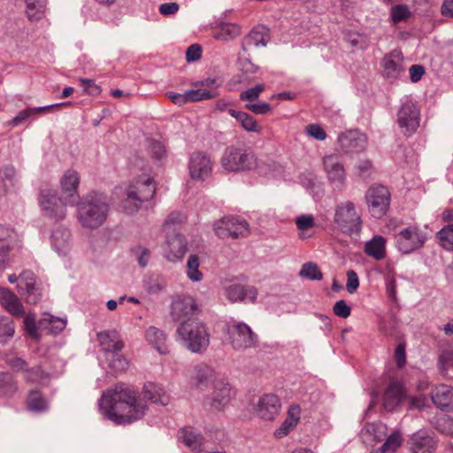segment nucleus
<instances>
[{"label": "nucleus", "mask_w": 453, "mask_h": 453, "mask_svg": "<svg viewBox=\"0 0 453 453\" xmlns=\"http://www.w3.org/2000/svg\"><path fill=\"white\" fill-rule=\"evenodd\" d=\"M228 112L240 122L242 128L246 131L259 133L262 130V126L258 124L253 116L247 112L238 111L233 109H229Z\"/></svg>", "instance_id": "obj_34"}, {"label": "nucleus", "mask_w": 453, "mask_h": 453, "mask_svg": "<svg viewBox=\"0 0 453 453\" xmlns=\"http://www.w3.org/2000/svg\"><path fill=\"white\" fill-rule=\"evenodd\" d=\"M19 242L16 230L6 225H0V271H3L9 262V253Z\"/></svg>", "instance_id": "obj_17"}, {"label": "nucleus", "mask_w": 453, "mask_h": 453, "mask_svg": "<svg viewBox=\"0 0 453 453\" xmlns=\"http://www.w3.org/2000/svg\"><path fill=\"white\" fill-rule=\"evenodd\" d=\"M231 398V388L228 383L223 380H217L213 385V391L208 399L211 409L221 411L229 403Z\"/></svg>", "instance_id": "obj_21"}, {"label": "nucleus", "mask_w": 453, "mask_h": 453, "mask_svg": "<svg viewBox=\"0 0 453 453\" xmlns=\"http://www.w3.org/2000/svg\"><path fill=\"white\" fill-rule=\"evenodd\" d=\"M71 234L68 229L58 227L52 232V245L58 253H65L68 248Z\"/></svg>", "instance_id": "obj_37"}, {"label": "nucleus", "mask_w": 453, "mask_h": 453, "mask_svg": "<svg viewBox=\"0 0 453 453\" xmlns=\"http://www.w3.org/2000/svg\"><path fill=\"white\" fill-rule=\"evenodd\" d=\"M179 440L192 450L203 449V437L192 426H185L179 431Z\"/></svg>", "instance_id": "obj_28"}, {"label": "nucleus", "mask_w": 453, "mask_h": 453, "mask_svg": "<svg viewBox=\"0 0 453 453\" xmlns=\"http://www.w3.org/2000/svg\"><path fill=\"white\" fill-rule=\"evenodd\" d=\"M142 205V202L135 196L134 189L127 188V197L123 201V210L127 214H133L136 212Z\"/></svg>", "instance_id": "obj_44"}, {"label": "nucleus", "mask_w": 453, "mask_h": 453, "mask_svg": "<svg viewBox=\"0 0 453 453\" xmlns=\"http://www.w3.org/2000/svg\"><path fill=\"white\" fill-rule=\"evenodd\" d=\"M323 166L328 180L337 187L342 186L346 179V172L337 154L324 157Z\"/></svg>", "instance_id": "obj_18"}, {"label": "nucleus", "mask_w": 453, "mask_h": 453, "mask_svg": "<svg viewBox=\"0 0 453 453\" xmlns=\"http://www.w3.org/2000/svg\"><path fill=\"white\" fill-rule=\"evenodd\" d=\"M433 403L441 410H453V388L448 385L437 386L432 395Z\"/></svg>", "instance_id": "obj_24"}, {"label": "nucleus", "mask_w": 453, "mask_h": 453, "mask_svg": "<svg viewBox=\"0 0 453 453\" xmlns=\"http://www.w3.org/2000/svg\"><path fill=\"white\" fill-rule=\"evenodd\" d=\"M225 295L231 303L254 302L257 298V289L254 287L233 284L226 288Z\"/></svg>", "instance_id": "obj_22"}, {"label": "nucleus", "mask_w": 453, "mask_h": 453, "mask_svg": "<svg viewBox=\"0 0 453 453\" xmlns=\"http://www.w3.org/2000/svg\"><path fill=\"white\" fill-rule=\"evenodd\" d=\"M177 334L182 344L192 352L201 353L209 346L210 334L205 325L198 319L181 322L177 327Z\"/></svg>", "instance_id": "obj_3"}, {"label": "nucleus", "mask_w": 453, "mask_h": 453, "mask_svg": "<svg viewBox=\"0 0 453 453\" xmlns=\"http://www.w3.org/2000/svg\"><path fill=\"white\" fill-rule=\"evenodd\" d=\"M15 332L14 321L11 317L0 316V343L10 340Z\"/></svg>", "instance_id": "obj_41"}, {"label": "nucleus", "mask_w": 453, "mask_h": 453, "mask_svg": "<svg viewBox=\"0 0 453 453\" xmlns=\"http://www.w3.org/2000/svg\"><path fill=\"white\" fill-rule=\"evenodd\" d=\"M333 224L339 232L346 234H359L363 226L361 212L351 201H344L334 208Z\"/></svg>", "instance_id": "obj_5"}, {"label": "nucleus", "mask_w": 453, "mask_h": 453, "mask_svg": "<svg viewBox=\"0 0 453 453\" xmlns=\"http://www.w3.org/2000/svg\"><path fill=\"white\" fill-rule=\"evenodd\" d=\"M216 235L221 239L246 237L250 234L249 224L237 217L228 216L216 221L213 226Z\"/></svg>", "instance_id": "obj_7"}, {"label": "nucleus", "mask_w": 453, "mask_h": 453, "mask_svg": "<svg viewBox=\"0 0 453 453\" xmlns=\"http://www.w3.org/2000/svg\"><path fill=\"white\" fill-rule=\"evenodd\" d=\"M365 254L375 260H381L386 257V239L381 235H375L365 244Z\"/></svg>", "instance_id": "obj_31"}, {"label": "nucleus", "mask_w": 453, "mask_h": 453, "mask_svg": "<svg viewBox=\"0 0 453 453\" xmlns=\"http://www.w3.org/2000/svg\"><path fill=\"white\" fill-rule=\"evenodd\" d=\"M145 338L159 353L166 354L169 352L168 347L165 344L166 336L162 330L155 326H150L146 330Z\"/></svg>", "instance_id": "obj_32"}, {"label": "nucleus", "mask_w": 453, "mask_h": 453, "mask_svg": "<svg viewBox=\"0 0 453 453\" xmlns=\"http://www.w3.org/2000/svg\"><path fill=\"white\" fill-rule=\"evenodd\" d=\"M24 326L30 337L35 340L39 339V330H43L39 327V323L36 324L35 316L31 314L25 317Z\"/></svg>", "instance_id": "obj_52"}, {"label": "nucleus", "mask_w": 453, "mask_h": 453, "mask_svg": "<svg viewBox=\"0 0 453 453\" xmlns=\"http://www.w3.org/2000/svg\"><path fill=\"white\" fill-rule=\"evenodd\" d=\"M386 280V289L387 295L389 299L392 301L396 300V280H395V273L393 267L389 265L386 267V272L384 275Z\"/></svg>", "instance_id": "obj_43"}, {"label": "nucleus", "mask_w": 453, "mask_h": 453, "mask_svg": "<svg viewBox=\"0 0 453 453\" xmlns=\"http://www.w3.org/2000/svg\"><path fill=\"white\" fill-rule=\"evenodd\" d=\"M100 407L107 418L116 424H127L141 418L146 405L137 393L125 384H117L104 393Z\"/></svg>", "instance_id": "obj_1"}, {"label": "nucleus", "mask_w": 453, "mask_h": 453, "mask_svg": "<svg viewBox=\"0 0 453 453\" xmlns=\"http://www.w3.org/2000/svg\"><path fill=\"white\" fill-rule=\"evenodd\" d=\"M425 241L426 236L417 226L404 228L396 235V243L399 250L406 254L421 248Z\"/></svg>", "instance_id": "obj_14"}, {"label": "nucleus", "mask_w": 453, "mask_h": 453, "mask_svg": "<svg viewBox=\"0 0 453 453\" xmlns=\"http://www.w3.org/2000/svg\"><path fill=\"white\" fill-rule=\"evenodd\" d=\"M359 286V280L357 274L353 270L347 272V284L346 288L349 293H354Z\"/></svg>", "instance_id": "obj_63"}, {"label": "nucleus", "mask_w": 453, "mask_h": 453, "mask_svg": "<svg viewBox=\"0 0 453 453\" xmlns=\"http://www.w3.org/2000/svg\"><path fill=\"white\" fill-rule=\"evenodd\" d=\"M26 13L30 21H38L44 17L46 0H25Z\"/></svg>", "instance_id": "obj_35"}, {"label": "nucleus", "mask_w": 453, "mask_h": 453, "mask_svg": "<svg viewBox=\"0 0 453 453\" xmlns=\"http://www.w3.org/2000/svg\"><path fill=\"white\" fill-rule=\"evenodd\" d=\"M27 406L29 411L39 412L47 410L48 403L40 391L31 390L27 399Z\"/></svg>", "instance_id": "obj_39"}, {"label": "nucleus", "mask_w": 453, "mask_h": 453, "mask_svg": "<svg viewBox=\"0 0 453 453\" xmlns=\"http://www.w3.org/2000/svg\"><path fill=\"white\" fill-rule=\"evenodd\" d=\"M265 90V85L258 84L254 88L247 89L240 94V100L253 102L257 100Z\"/></svg>", "instance_id": "obj_54"}, {"label": "nucleus", "mask_w": 453, "mask_h": 453, "mask_svg": "<svg viewBox=\"0 0 453 453\" xmlns=\"http://www.w3.org/2000/svg\"><path fill=\"white\" fill-rule=\"evenodd\" d=\"M39 203L44 214L57 221L62 220L66 216L65 200L63 196L58 197L57 192L50 188L41 190Z\"/></svg>", "instance_id": "obj_8"}, {"label": "nucleus", "mask_w": 453, "mask_h": 453, "mask_svg": "<svg viewBox=\"0 0 453 453\" xmlns=\"http://www.w3.org/2000/svg\"><path fill=\"white\" fill-rule=\"evenodd\" d=\"M19 294L26 296L27 303H36L40 298V293L35 287V281L26 283L23 285V290L19 289Z\"/></svg>", "instance_id": "obj_49"}, {"label": "nucleus", "mask_w": 453, "mask_h": 453, "mask_svg": "<svg viewBox=\"0 0 453 453\" xmlns=\"http://www.w3.org/2000/svg\"><path fill=\"white\" fill-rule=\"evenodd\" d=\"M300 276L310 280H319L322 279L323 274L316 264L309 262L302 266Z\"/></svg>", "instance_id": "obj_50"}, {"label": "nucleus", "mask_w": 453, "mask_h": 453, "mask_svg": "<svg viewBox=\"0 0 453 453\" xmlns=\"http://www.w3.org/2000/svg\"><path fill=\"white\" fill-rule=\"evenodd\" d=\"M409 15L408 9L403 5H396L392 9V19L395 23L406 19Z\"/></svg>", "instance_id": "obj_64"}, {"label": "nucleus", "mask_w": 453, "mask_h": 453, "mask_svg": "<svg viewBox=\"0 0 453 453\" xmlns=\"http://www.w3.org/2000/svg\"><path fill=\"white\" fill-rule=\"evenodd\" d=\"M406 399L405 389L397 380L391 379L383 395V406L388 411L395 410Z\"/></svg>", "instance_id": "obj_20"}, {"label": "nucleus", "mask_w": 453, "mask_h": 453, "mask_svg": "<svg viewBox=\"0 0 453 453\" xmlns=\"http://www.w3.org/2000/svg\"><path fill=\"white\" fill-rule=\"evenodd\" d=\"M334 313L342 319H346L350 315V307L344 300L337 301L333 307Z\"/></svg>", "instance_id": "obj_59"}, {"label": "nucleus", "mask_w": 453, "mask_h": 453, "mask_svg": "<svg viewBox=\"0 0 453 453\" xmlns=\"http://www.w3.org/2000/svg\"><path fill=\"white\" fill-rule=\"evenodd\" d=\"M144 398L155 403L167 405L169 403V395L160 386L154 383H147L143 387Z\"/></svg>", "instance_id": "obj_33"}, {"label": "nucleus", "mask_w": 453, "mask_h": 453, "mask_svg": "<svg viewBox=\"0 0 453 453\" xmlns=\"http://www.w3.org/2000/svg\"><path fill=\"white\" fill-rule=\"evenodd\" d=\"M198 306L191 296H178L172 303L171 316L176 322H185L188 319H196L194 315L197 312Z\"/></svg>", "instance_id": "obj_15"}, {"label": "nucleus", "mask_w": 453, "mask_h": 453, "mask_svg": "<svg viewBox=\"0 0 453 453\" xmlns=\"http://www.w3.org/2000/svg\"><path fill=\"white\" fill-rule=\"evenodd\" d=\"M0 179L2 181H8L11 186H13L16 181V170L13 166H5L0 170Z\"/></svg>", "instance_id": "obj_57"}, {"label": "nucleus", "mask_w": 453, "mask_h": 453, "mask_svg": "<svg viewBox=\"0 0 453 453\" xmlns=\"http://www.w3.org/2000/svg\"><path fill=\"white\" fill-rule=\"evenodd\" d=\"M18 389L17 382L13 376L9 372L0 373V394L4 395H12Z\"/></svg>", "instance_id": "obj_42"}, {"label": "nucleus", "mask_w": 453, "mask_h": 453, "mask_svg": "<svg viewBox=\"0 0 453 453\" xmlns=\"http://www.w3.org/2000/svg\"><path fill=\"white\" fill-rule=\"evenodd\" d=\"M296 225L300 231L311 229L315 226L314 218L311 215H301L296 218Z\"/></svg>", "instance_id": "obj_56"}, {"label": "nucleus", "mask_w": 453, "mask_h": 453, "mask_svg": "<svg viewBox=\"0 0 453 453\" xmlns=\"http://www.w3.org/2000/svg\"><path fill=\"white\" fill-rule=\"evenodd\" d=\"M436 429L446 435L453 436V418L442 416L437 419Z\"/></svg>", "instance_id": "obj_53"}, {"label": "nucleus", "mask_w": 453, "mask_h": 453, "mask_svg": "<svg viewBox=\"0 0 453 453\" xmlns=\"http://www.w3.org/2000/svg\"><path fill=\"white\" fill-rule=\"evenodd\" d=\"M182 221L180 213H171L163 225V231L165 233V242L163 245L165 257L169 261L181 259L187 251V242L175 227L176 224Z\"/></svg>", "instance_id": "obj_4"}, {"label": "nucleus", "mask_w": 453, "mask_h": 453, "mask_svg": "<svg viewBox=\"0 0 453 453\" xmlns=\"http://www.w3.org/2000/svg\"><path fill=\"white\" fill-rule=\"evenodd\" d=\"M221 165L227 172H247L257 167V157L250 148L246 146H229L226 149Z\"/></svg>", "instance_id": "obj_6"}, {"label": "nucleus", "mask_w": 453, "mask_h": 453, "mask_svg": "<svg viewBox=\"0 0 453 453\" xmlns=\"http://www.w3.org/2000/svg\"><path fill=\"white\" fill-rule=\"evenodd\" d=\"M78 219L82 226L96 228L106 219L109 204L106 196L91 193L81 198L77 204Z\"/></svg>", "instance_id": "obj_2"}, {"label": "nucleus", "mask_w": 453, "mask_h": 453, "mask_svg": "<svg viewBox=\"0 0 453 453\" xmlns=\"http://www.w3.org/2000/svg\"><path fill=\"white\" fill-rule=\"evenodd\" d=\"M229 342L237 350H243L255 345L256 335L250 327L242 322H233L227 326Z\"/></svg>", "instance_id": "obj_12"}, {"label": "nucleus", "mask_w": 453, "mask_h": 453, "mask_svg": "<svg viewBox=\"0 0 453 453\" xmlns=\"http://www.w3.org/2000/svg\"><path fill=\"white\" fill-rule=\"evenodd\" d=\"M401 443V434L397 432L393 433L380 447V453L395 452Z\"/></svg>", "instance_id": "obj_51"}, {"label": "nucleus", "mask_w": 453, "mask_h": 453, "mask_svg": "<svg viewBox=\"0 0 453 453\" xmlns=\"http://www.w3.org/2000/svg\"><path fill=\"white\" fill-rule=\"evenodd\" d=\"M194 87H200L203 89L211 90L215 94V97L218 96L217 89L220 86V82L217 79L207 78L200 81L194 82Z\"/></svg>", "instance_id": "obj_55"}, {"label": "nucleus", "mask_w": 453, "mask_h": 453, "mask_svg": "<svg viewBox=\"0 0 453 453\" xmlns=\"http://www.w3.org/2000/svg\"><path fill=\"white\" fill-rule=\"evenodd\" d=\"M129 189H134L135 196L142 202L151 199L156 193V185L154 180L148 175H142L137 180H134Z\"/></svg>", "instance_id": "obj_23"}, {"label": "nucleus", "mask_w": 453, "mask_h": 453, "mask_svg": "<svg viewBox=\"0 0 453 453\" xmlns=\"http://www.w3.org/2000/svg\"><path fill=\"white\" fill-rule=\"evenodd\" d=\"M98 339L107 351L118 352L124 347L123 342L119 339L116 332L100 333Z\"/></svg>", "instance_id": "obj_36"}, {"label": "nucleus", "mask_w": 453, "mask_h": 453, "mask_svg": "<svg viewBox=\"0 0 453 453\" xmlns=\"http://www.w3.org/2000/svg\"><path fill=\"white\" fill-rule=\"evenodd\" d=\"M420 110L417 104L407 100L397 112V124L405 135H411L419 127Z\"/></svg>", "instance_id": "obj_10"}, {"label": "nucleus", "mask_w": 453, "mask_h": 453, "mask_svg": "<svg viewBox=\"0 0 453 453\" xmlns=\"http://www.w3.org/2000/svg\"><path fill=\"white\" fill-rule=\"evenodd\" d=\"M412 453H433L436 448V441L433 437L423 432L414 434L410 439Z\"/></svg>", "instance_id": "obj_26"}, {"label": "nucleus", "mask_w": 453, "mask_h": 453, "mask_svg": "<svg viewBox=\"0 0 453 453\" xmlns=\"http://www.w3.org/2000/svg\"><path fill=\"white\" fill-rule=\"evenodd\" d=\"M81 84L84 91L90 96H96L101 93V88L91 80L81 79Z\"/></svg>", "instance_id": "obj_61"}, {"label": "nucleus", "mask_w": 453, "mask_h": 453, "mask_svg": "<svg viewBox=\"0 0 453 453\" xmlns=\"http://www.w3.org/2000/svg\"><path fill=\"white\" fill-rule=\"evenodd\" d=\"M245 108L255 114H266L272 111V108L267 103L258 104H247Z\"/></svg>", "instance_id": "obj_62"}, {"label": "nucleus", "mask_w": 453, "mask_h": 453, "mask_svg": "<svg viewBox=\"0 0 453 453\" xmlns=\"http://www.w3.org/2000/svg\"><path fill=\"white\" fill-rule=\"evenodd\" d=\"M80 184V174L73 169L65 172L61 180L62 196L65 200V204L73 206L79 199L78 187Z\"/></svg>", "instance_id": "obj_16"}, {"label": "nucleus", "mask_w": 453, "mask_h": 453, "mask_svg": "<svg viewBox=\"0 0 453 453\" xmlns=\"http://www.w3.org/2000/svg\"><path fill=\"white\" fill-rule=\"evenodd\" d=\"M255 415L265 421H273L281 411L280 397L273 393L264 394L253 403Z\"/></svg>", "instance_id": "obj_9"}, {"label": "nucleus", "mask_w": 453, "mask_h": 453, "mask_svg": "<svg viewBox=\"0 0 453 453\" xmlns=\"http://www.w3.org/2000/svg\"><path fill=\"white\" fill-rule=\"evenodd\" d=\"M441 245L446 250H453V224L443 227L437 233Z\"/></svg>", "instance_id": "obj_48"}, {"label": "nucleus", "mask_w": 453, "mask_h": 453, "mask_svg": "<svg viewBox=\"0 0 453 453\" xmlns=\"http://www.w3.org/2000/svg\"><path fill=\"white\" fill-rule=\"evenodd\" d=\"M199 258L196 255H190L187 263V274L191 280L199 281L203 273L199 270Z\"/></svg>", "instance_id": "obj_45"}, {"label": "nucleus", "mask_w": 453, "mask_h": 453, "mask_svg": "<svg viewBox=\"0 0 453 453\" xmlns=\"http://www.w3.org/2000/svg\"><path fill=\"white\" fill-rule=\"evenodd\" d=\"M65 320L59 318H55L50 314H45L44 318L39 321L40 328L48 330L49 332L55 334L60 333L65 327Z\"/></svg>", "instance_id": "obj_38"}, {"label": "nucleus", "mask_w": 453, "mask_h": 453, "mask_svg": "<svg viewBox=\"0 0 453 453\" xmlns=\"http://www.w3.org/2000/svg\"><path fill=\"white\" fill-rule=\"evenodd\" d=\"M301 417V407L298 404H291L288 407L287 417L285 418L286 421L291 422L292 425L296 426L300 420Z\"/></svg>", "instance_id": "obj_58"}, {"label": "nucleus", "mask_w": 453, "mask_h": 453, "mask_svg": "<svg viewBox=\"0 0 453 453\" xmlns=\"http://www.w3.org/2000/svg\"><path fill=\"white\" fill-rule=\"evenodd\" d=\"M211 158L201 152L193 153L189 160V174L193 180H203L211 173Z\"/></svg>", "instance_id": "obj_19"}, {"label": "nucleus", "mask_w": 453, "mask_h": 453, "mask_svg": "<svg viewBox=\"0 0 453 453\" xmlns=\"http://www.w3.org/2000/svg\"><path fill=\"white\" fill-rule=\"evenodd\" d=\"M0 303L14 316H23L25 314L23 305L18 296L7 288L0 289Z\"/></svg>", "instance_id": "obj_29"}, {"label": "nucleus", "mask_w": 453, "mask_h": 453, "mask_svg": "<svg viewBox=\"0 0 453 453\" xmlns=\"http://www.w3.org/2000/svg\"><path fill=\"white\" fill-rule=\"evenodd\" d=\"M439 365L442 370H447L449 367H453V349H446L441 354L439 358Z\"/></svg>", "instance_id": "obj_60"}, {"label": "nucleus", "mask_w": 453, "mask_h": 453, "mask_svg": "<svg viewBox=\"0 0 453 453\" xmlns=\"http://www.w3.org/2000/svg\"><path fill=\"white\" fill-rule=\"evenodd\" d=\"M367 145L366 135L357 130H349L339 134L336 150L342 154H354L364 151Z\"/></svg>", "instance_id": "obj_13"}, {"label": "nucleus", "mask_w": 453, "mask_h": 453, "mask_svg": "<svg viewBox=\"0 0 453 453\" xmlns=\"http://www.w3.org/2000/svg\"><path fill=\"white\" fill-rule=\"evenodd\" d=\"M241 34V28L238 25L233 23H225L218 27L214 32V37L219 40H232Z\"/></svg>", "instance_id": "obj_40"}, {"label": "nucleus", "mask_w": 453, "mask_h": 453, "mask_svg": "<svg viewBox=\"0 0 453 453\" xmlns=\"http://www.w3.org/2000/svg\"><path fill=\"white\" fill-rule=\"evenodd\" d=\"M212 375V370L205 365H198L192 371V377L196 380V385L200 386L208 381Z\"/></svg>", "instance_id": "obj_46"}, {"label": "nucleus", "mask_w": 453, "mask_h": 453, "mask_svg": "<svg viewBox=\"0 0 453 453\" xmlns=\"http://www.w3.org/2000/svg\"><path fill=\"white\" fill-rule=\"evenodd\" d=\"M196 89L187 91L188 102L195 103L203 100H209L215 97V94L212 91L203 89L200 87H195Z\"/></svg>", "instance_id": "obj_47"}, {"label": "nucleus", "mask_w": 453, "mask_h": 453, "mask_svg": "<svg viewBox=\"0 0 453 453\" xmlns=\"http://www.w3.org/2000/svg\"><path fill=\"white\" fill-rule=\"evenodd\" d=\"M269 41L268 29L263 25L255 27L244 38L242 49L247 50L251 47L265 46Z\"/></svg>", "instance_id": "obj_27"}, {"label": "nucleus", "mask_w": 453, "mask_h": 453, "mask_svg": "<svg viewBox=\"0 0 453 453\" xmlns=\"http://www.w3.org/2000/svg\"><path fill=\"white\" fill-rule=\"evenodd\" d=\"M403 54L399 50H394L383 58L384 72L388 78H397L403 72Z\"/></svg>", "instance_id": "obj_25"}, {"label": "nucleus", "mask_w": 453, "mask_h": 453, "mask_svg": "<svg viewBox=\"0 0 453 453\" xmlns=\"http://www.w3.org/2000/svg\"><path fill=\"white\" fill-rule=\"evenodd\" d=\"M140 153L142 157L147 156L155 161H161L166 157L165 145L161 142L153 139L145 140L142 145Z\"/></svg>", "instance_id": "obj_30"}, {"label": "nucleus", "mask_w": 453, "mask_h": 453, "mask_svg": "<svg viewBox=\"0 0 453 453\" xmlns=\"http://www.w3.org/2000/svg\"><path fill=\"white\" fill-rule=\"evenodd\" d=\"M368 210L371 215L376 219L383 217L389 206L390 194L384 186L370 188L365 195Z\"/></svg>", "instance_id": "obj_11"}]
</instances>
